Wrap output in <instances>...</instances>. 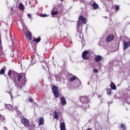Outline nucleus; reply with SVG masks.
<instances>
[{"label": "nucleus", "instance_id": "obj_1", "mask_svg": "<svg viewBox=\"0 0 130 130\" xmlns=\"http://www.w3.org/2000/svg\"><path fill=\"white\" fill-rule=\"evenodd\" d=\"M80 101L82 103H84V104L82 105L83 108L84 109V110H86V109L89 107V104H87L89 101V99L87 96H81L80 98Z\"/></svg>", "mask_w": 130, "mask_h": 130}, {"label": "nucleus", "instance_id": "obj_2", "mask_svg": "<svg viewBox=\"0 0 130 130\" xmlns=\"http://www.w3.org/2000/svg\"><path fill=\"white\" fill-rule=\"evenodd\" d=\"M83 23H84V24L86 23V18H84L83 16L81 15L79 16V20L77 21V30H79V27H81L82 25H83Z\"/></svg>", "mask_w": 130, "mask_h": 130}, {"label": "nucleus", "instance_id": "obj_3", "mask_svg": "<svg viewBox=\"0 0 130 130\" xmlns=\"http://www.w3.org/2000/svg\"><path fill=\"white\" fill-rule=\"evenodd\" d=\"M23 34L25 35L26 39H29V40H32V34H31V32L27 30L26 29H25V26H23Z\"/></svg>", "mask_w": 130, "mask_h": 130}, {"label": "nucleus", "instance_id": "obj_4", "mask_svg": "<svg viewBox=\"0 0 130 130\" xmlns=\"http://www.w3.org/2000/svg\"><path fill=\"white\" fill-rule=\"evenodd\" d=\"M55 98H58L59 97V91H58V87L56 86H53L52 87Z\"/></svg>", "mask_w": 130, "mask_h": 130}, {"label": "nucleus", "instance_id": "obj_5", "mask_svg": "<svg viewBox=\"0 0 130 130\" xmlns=\"http://www.w3.org/2000/svg\"><path fill=\"white\" fill-rule=\"evenodd\" d=\"M21 123L24 124V126H26V127H30V123H29V120L26 118H22L21 119Z\"/></svg>", "mask_w": 130, "mask_h": 130}, {"label": "nucleus", "instance_id": "obj_6", "mask_svg": "<svg viewBox=\"0 0 130 130\" xmlns=\"http://www.w3.org/2000/svg\"><path fill=\"white\" fill-rule=\"evenodd\" d=\"M82 57L84 59H89V57H90V54L88 51H84L82 54Z\"/></svg>", "mask_w": 130, "mask_h": 130}, {"label": "nucleus", "instance_id": "obj_7", "mask_svg": "<svg viewBox=\"0 0 130 130\" xmlns=\"http://www.w3.org/2000/svg\"><path fill=\"white\" fill-rule=\"evenodd\" d=\"M128 46H129V44H128V42L124 41L123 43V50L125 51L127 48H128Z\"/></svg>", "mask_w": 130, "mask_h": 130}, {"label": "nucleus", "instance_id": "obj_8", "mask_svg": "<svg viewBox=\"0 0 130 130\" xmlns=\"http://www.w3.org/2000/svg\"><path fill=\"white\" fill-rule=\"evenodd\" d=\"M102 59V56L100 55H96L94 58V60L96 61V62H99V61H101Z\"/></svg>", "mask_w": 130, "mask_h": 130}, {"label": "nucleus", "instance_id": "obj_9", "mask_svg": "<svg viewBox=\"0 0 130 130\" xmlns=\"http://www.w3.org/2000/svg\"><path fill=\"white\" fill-rule=\"evenodd\" d=\"M113 39H114V36L112 35H111L107 38L106 40L107 42H110V41H112Z\"/></svg>", "mask_w": 130, "mask_h": 130}, {"label": "nucleus", "instance_id": "obj_10", "mask_svg": "<svg viewBox=\"0 0 130 130\" xmlns=\"http://www.w3.org/2000/svg\"><path fill=\"white\" fill-rule=\"evenodd\" d=\"M60 130H66V124L64 122L60 123Z\"/></svg>", "mask_w": 130, "mask_h": 130}, {"label": "nucleus", "instance_id": "obj_11", "mask_svg": "<svg viewBox=\"0 0 130 130\" xmlns=\"http://www.w3.org/2000/svg\"><path fill=\"white\" fill-rule=\"evenodd\" d=\"M61 102L62 105H66V104H67V101L66 100V99H64V97H61Z\"/></svg>", "mask_w": 130, "mask_h": 130}, {"label": "nucleus", "instance_id": "obj_12", "mask_svg": "<svg viewBox=\"0 0 130 130\" xmlns=\"http://www.w3.org/2000/svg\"><path fill=\"white\" fill-rule=\"evenodd\" d=\"M43 124H44V119L43 118V117H41L40 118L39 125H43Z\"/></svg>", "mask_w": 130, "mask_h": 130}, {"label": "nucleus", "instance_id": "obj_13", "mask_svg": "<svg viewBox=\"0 0 130 130\" xmlns=\"http://www.w3.org/2000/svg\"><path fill=\"white\" fill-rule=\"evenodd\" d=\"M110 87L112 90H116V86L115 84L113 83V82H111Z\"/></svg>", "mask_w": 130, "mask_h": 130}, {"label": "nucleus", "instance_id": "obj_14", "mask_svg": "<svg viewBox=\"0 0 130 130\" xmlns=\"http://www.w3.org/2000/svg\"><path fill=\"white\" fill-rule=\"evenodd\" d=\"M77 80L78 82H80V80H79L78 78H77V77L74 76L73 77H72L70 79V82H73V81H75V80Z\"/></svg>", "mask_w": 130, "mask_h": 130}, {"label": "nucleus", "instance_id": "obj_15", "mask_svg": "<svg viewBox=\"0 0 130 130\" xmlns=\"http://www.w3.org/2000/svg\"><path fill=\"white\" fill-rule=\"evenodd\" d=\"M6 72V67L2 68L0 71V75H4Z\"/></svg>", "mask_w": 130, "mask_h": 130}, {"label": "nucleus", "instance_id": "obj_16", "mask_svg": "<svg viewBox=\"0 0 130 130\" xmlns=\"http://www.w3.org/2000/svg\"><path fill=\"white\" fill-rule=\"evenodd\" d=\"M19 10H21V11H23V10H24V5H23V4H22V3L19 4Z\"/></svg>", "mask_w": 130, "mask_h": 130}, {"label": "nucleus", "instance_id": "obj_17", "mask_svg": "<svg viewBox=\"0 0 130 130\" xmlns=\"http://www.w3.org/2000/svg\"><path fill=\"white\" fill-rule=\"evenodd\" d=\"M0 57H5V54L3 52V49L0 48Z\"/></svg>", "mask_w": 130, "mask_h": 130}, {"label": "nucleus", "instance_id": "obj_18", "mask_svg": "<svg viewBox=\"0 0 130 130\" xmlns=\"http://www.w3.org/2000/svg\"><path fill=\"white\" fill-rule=\"evenodd\" d=\"M54 118L55 119H57V118H58V113H57V112L56 111H54Z\"/></svg>", "mask_w": 130, "mask_h": 130}, {"label": "nucleus", "instance_id": "obj_19", "mask_svg": "<svg viewBox=\"0 0 130 130\" xmlns=\"http://www.w3.org/2000/svg\"><path fill=\"white\" fill-rule=\"evenodd\" d=\"M107 94L109 96L111 95V89H107Z\"/></svg>", "mask_w": 130, "mask_h": 130}, {"label": "nucleus", "instance_id": "obj_20", "mask_svg": "<svg viewBox=\"0 0 130 130\" xmlns=\"http://www.w3.org/2000/svg\"><path fill=\"white\" fill-rule=\"evenodd\" d=\"M57 14H58V11L57 10L51 12V15L52 16H55V15H57Z\"/></svg>", "mask_w": 130, "mask_h": 130}, {"label": "nucleus", "instance_id": "obj_21", "mask_svg": "<svg viewBox=\"0 0 130 130\" xmlns=\"http://www.w3.org/2000/svg\"><path fill=\"white\" fill-rule=\"evenodd\" d=\"M92 7H93L94 10H96V9H98V5L96 3H93L92 4Z\"/></svg>", "mask_w": 130, "mask_h": 130}, {"label": "nucleus", "instance_id": "obj_22", "mask_svg": "<svg viewBox=\"0 0 130 130\" xmlns=\"http://www.w3.org/2000/svg\"><path fill=\"white\" fill-rule=\"evenodd\" d=\"M0 119L1 120H2V121H3L4 122L6 121V119L5 118V116L3 115H0Z\"/></svg>", "mask_w": 130, "mask_h": 130}, {"label": "nucleus", "instance_id": "obj_23", "mask_svg": "<svg viewBox=\"0 0 130 130\" xmlns=\"http://www.w3.org/2000/svg\"><path fill=\"white\" fill-rule=\"evenodd\" d=\"M17 80L19 81V82H20L22 80V75H19L17 76Z\"/></svg>", "mask_w": 130, "mask_h": 130}, {"label": "nucleus", "instance_id": "obj_24", "mask_svg": "<svg viewBox=\"0 0 130 130\" xmlns=\"http://www.w3.org/2000/svg\"><path fill=\"white\" fill-rule=\"evenodd\" d=\"M40 40H41V39L40 38H39L36 39H34V41H35V42H40Z\"/></svg>", "mask_w": 130, "mask_h": 130}, {"label": "nucleus", "instance_id": "obj_25", "mask_svg": "<svg viewBox=\"0 0 130 130\" xmlns=\"http://www.w3.org/2000/svg\"><path fill=\"white\" fill-rule=\"evenodd\" d=\"M13 73V71L11 70H9L8 73V76H9V77H11V76L12 75V74Z\"/></svg>", "mask_w": 130, "mask_h": 130}, {"label": "nucleus", "instance_id": "obj_26", "mask_svg": "<svg viewBox=\"0 0 130 130\" xmlns=\"http://www.w3.org/2000/svg\"><path fill=\"white\" fill-rule=\"evenodd\" d=\"M40 16L43 18H45L46 17H47V15H46L45 14H41L40 15Z\"/></svg>", "mask_w": 130, "mask_h": 130}, {"label": "nucleus", "instance_id": "obj_27", "mask_svg": "<svg viewBox=\"0 0 130 130\" xmlns=\"http://www.w3.org/2000/svg\"><path fill=\"white\" fill-rule=\"evenodd\" d=\"M121 127H122L123 129H126V126H125V125L123 124H121Z\"/></svg>", "mask_w": 130, "mask_h": 130}, {"label": "nucleus", "instance_id": "obj_28", "mask_svg": "<svg viewBox=\"0 0 130 130\" xmlns=\"http://www.w3.org/2000/svg\"><path fill=\"white\" fill-rule=\"evenodd\" d=\"M27 17H28L29 19H32V16L30 14H27Z\"/></svg>", "mask_w": 130, "mask_h": 130}, {"label": "nucleus", "instance_id": "obj_29", "mask_svg": "<svg viewBox=\"0 0 130 130\" xmlns=\"http://www.w3.org/2000/svg\"><path fill=\"white\" fill-rule=\"evenodd\" d=\"M115 10L118 11V10H119V6H118V5H116Z\"/></svg>", "mask_w": 130, "mask_h": 130}, {"label": "nucleus", "instance_id": "obj_30", "mask_svg": "<svg viewBox=\"0 0 130 130\" xmlns=\"http://www.w3.org/2000/svg\"><path fill=\"white\" fill-rule=\"evenodd\" d=\"M8 108L9 109V110H13V109H12V106L10 105H8Z\"/></svg>", "mask_w": 130, "mask_h": 130}, {"label": "nucleus", "instance_id": "obj_31", "mask_svg": "<svg viewBox=\"0 0 130 130\" xmlns=\"http://www.w3.org/2000/svg\"><path fill=\"white\" fill-rule=\"evenodd\" d=\"M28 101H29V102H32L33 101V100H32V99H31V98H29L28 99Z\"/></svg>", "mask_w": 130, "mask_h": 130}, {"label": "nucleus", "instance_id": "obj_32", "mask_svg": "<svg viewBox=\"0 0 130 130\" xmlns=\"http://www.w3.org/2000/svg\"><path fill=\"white\" fill-rule=\"evenodd\" d=\"M93 71H94V73H98V70L96 69H94Z\"/></svg>", "mask_w": 130, "mask_h": 130}, {"label": "nucleus", "instance_id": "obj_33", "mask_svg": "<svg viewBox=\"0 0 130 130\" xmlns=\"http://www.w3.org/2000/svg\"><path fill=\"white\" fill-rule=\"evenodd\" d=\"M112 103V102L110 101V102H108V104H109V105H110V104H111Z\"/></svg>", "mask_w": 130, "mask_h": 130}, {"label": "nucleus", "instance_id": "obj_34", "mask_svg": "<svg viewBox=\"0 0 130 130\" xmlns=\"http://www.w3.org/2000/svg\"><path fill=\"white\" fill-rule=\"evenodd\" d=\"M24 83H26V82L27 81V80H26V78L24 77V80H23Z\"/></svg>", "mask_w": 130, "mask_h": 130}, {"label": "nucleus", "instance_id": "obj_35", "mask_svg": "<svg viewBox=\"0 0 130 130\" xmlns=\"http://www.w3.org/2000/svg\"><path fill=\"white\" fill-rule=\"evenodd\" d=\"M4 129H5V130L8 129V128H7V127H4Z\"/></svg>", "mask_w": 130, "mask_h": 130}, {"label": "nucleus", "instance_id": "obj_36", "mask_svg": "<svg viewBox=\"0 0 130 130\" xmlns=\"http://www.w3.org/2000/svg\"><path fill=\"white\" fill-rule=\"evenodd\" d=\"M98 97L100 98V99H101V96L99 95Z\"/></svg>", "mask_w": 130, "mask_h": 130}, {"label": "nucleus", "instance_id": "obj_37", "mask_svg": "<svg viewBox=\"0 0 130 130\" xmlns=\"http://www.w3.org/2000/svg\"><path fill=\"white\" fill-rule=\"evenodd\" d=\"M60 1H61V2H62L63 0H60Z\"/></svg>", "mask_w": 130, "mask_h": 130}, {"label": "nucleus", "instance_id": "obj_38", "mask_svg": "<svg viewBox=\"0 0 130 130\" xmlns=\"http://www.w3.org/2000/svg\"><path fill=\"white\" fill-rule=\"evenodd\" d=\"M0 44H1V41H0Z\"/></svg>", "mask_w": 130, "mask_h": 130}, {"label": "nucleus", "instance_id": "obj_39", "mask_svg": "<svg viewBox=\"0 0 130 130\" xmlns=\"http://www.w3.org/2000/svg\"><path fill=\"white\" fill-rule=\"evenodd\" d=\"M88 85H89V83H88Z\"/></svg>", "mask_w": 130, "mask_h": 130}]
</instances>
